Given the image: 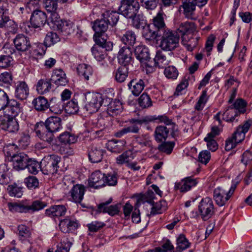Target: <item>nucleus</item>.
<instances>
[{
    "label": "nucleus",
    "instance_id": "10",
    "mask_svg": "<svg viewBox=\"0 0 252 252\" xmlns=\"http://www.w3.org/2000/svg\"><path fill=\"white\" fill-rule=\"evenodd\" d=\"M35 131L36 135L42 140L50 143L53 140L54 132L47 130L43 122L38 123L35 125Z\"/></svg>",
    "mask_w": 252,
    "mask_h": 252
},
{
    "label": "nucleus",
    "instance_id": "31",
    "mask_svg": "<svg viewBox=\"0 0 252 252\" xmlns=\"http://www.w3.org/2000/svg\"><path fill=\"white\" fill-rule=\"evenodd\" d=\"M106 98V102L108 103L107 106H108L107 109L108 114L113 117L120 114L122 111V104L121 102L118 100L115 99L109 102V101L108 100V98Z\"/></svg>",
    "mask_w": 252,
    "mask_h": 252
},
{
    "label": "nucleus",
    "instance_id": "37",
    "mask_svg": "<svg viewBox=\"0 0 252 252\" xmlns=\"http://www.w3.org/2000/svg\"><path fill=\"white\" fill-rule=\"evenodd\" d=\"M35 109L39 111H45L50 106L47 99L43 96H38L33 99L32 102Z\"/></svg>",
    "mask_w": 252,
    "mask_h": 252
},
{
    "label": "nucleus",
    "instance_id": "35",
    "mask_svg": "<svg viewBox=\"0 0 252 252\" xmlns=\"http://www.w3.org/2000/svg\"><path fill=\"white\" fill-rule=\"evenodd\" d=\"M195 31L194 24L192 22H186L182 23L177 29L178 33L183 36H186L187 34H190Z\"/></svg>",
    "mask_w": 252,
    "mask_h": 252
},
{
    "label": "nucleus",
    "instance_id": "64",
    "mask_svg": "<svg viewBox=\"0 0 252 252\" xmlns=\"http://www.w3.org/2000/svg\"><path fill=\"white\" fill-rule=\"evenodd\" d=\"M24 182L30 189H35L39 186L38 180L35 176H30L25 178Z\"/></svg>",
    "mask_w": 252,
    "mask_h": 252
},
{
    "label": "nucleus",
    "instance_id": "12",
    "mask_svg": "<svg viewBox=\"0 0 252 252\" xmlns=\"http://www.w3.org/2000/svg\"><path fill=\"white\" fill-rule=\"evenodd\" d=\"M0 126L1 128L9 131L15 132L18 130L19 126L17 120L9 117H0Z\"/></svg>",
    "mask_w": 252,
    "mask_h": 252
},
{
    "label": "nucleus",
    "instance_id": "30",
    "mask_svg": "<svg viewBox=\"0 0 252 252\" xmlns=\"http://www.w3.org/2000/svg\"><path fill=\"white\" fill-rule=\"evenodd\" d=\"M66 208L63 205H54L45 211V214L49 217H61L66 212Z\"/></svg>",
    "mask_w": 252,
    "mask_h": 252
},
{
    "label": "nucleus",
    "instance_id": "49",
    "mask_svg": "<svg viewBox=\"0 0 252 252\" xmlns=\"http://www.w3.org/2000/svg\"><path fill=\"white\" fill-rule=\"evenodd\" d=\"M60 142L66 144L75 143L77 141V137L69 132H64L61 134L59 137Z\"/></svg>",
    "mask_w": 252,
    "mask_h": 252
},
{
    "label": "nucleus",
    "instance_id": "52",
    "mask_svg": "<svg viewBox=\"0 0 252 252\" xmlns=\"http://www.w3.org/2000/svg\"><path fill=\"white\" fill-rule=\"evenodd\" d=\"M9 210L13 213H28L27 205L17 202H9L7 204Z\"/></svg>",
    "mask_w": 252,
    "mask_h": 252
},
{
    "label": "nucleus",
    "instance_id": "4",
    "mask_svg": "<svg viewBox=\"0 0 252 252\" xmlns=\"http://www.w3.org/2000/svg\"><path fill=\"white\" fill-rule=\"evenodd\" d=\"M237 187V184H233L228 191L222 187H218L214 190L213 197L216 204L219 206L225 205L233 194Z\"/></svg>",
    "mask_w": 252,
    "mask_h": 252
},
{
    "label": "nucleus",
    "instance_id": "39",
    "mask_svg": "<svg viewBox=\"0 0 252 252\" xmlns=\"http://www.w3.org/2000/svg\"><path fill=\"white\" fill-rule=\"evenodd\" d=\"M153 27H155L157 29L158 32H161V34L165 30V24L164 21L163 14L161 12H158L153 19Z\"/></svg>",
    "mask_w": 252,
    "mask_h": 252
},
{
    "label": "nucleus",
    "instance_id": "5",
    "mask_svg": "<svg viewBox=\"0 0 252 252\" xmlns=\"http://www.w3.org/2000/svg\"><path fill=\"white\" fill-rule=\"evenodd\" d=\"M139 8V4L133 0H122L118 11L119 13L128 19L135 17Z\"/></svg>",
    "mask_w": 252,
    "mask_h": 252
},
{
    "label": "nucleus",
    "instance_id": "8",
    "mask_svg": "<svg viewBox=\"0 0 252 252\" xmlns=\"http://www.w3.org/2000/svg\"><path fill=\"white\" fill-rule=\"evenodd\" d=\"M13 43L15 48L19 52H25L32 47L30 38L23 34H17L13 39Z\"/></svg>",
    "mask_w": 252,
    "mask_h": 252
},
{
    "label": "nucleus",
    "instance_id": "19",
    "mask_svg": "<svg viewBox=\"0 0 252 252\" xmlns=\"http://www.w3.org/2000/svg\"><path fill=\"white\" fill-rule=\"evenodd\" d=\"M47 130L55 133L62 128V119L56 116L48 118L44 123Z\"/></svg>",
    "mask_w": 252,
    "mask_h": 252
},
{
    "label": "nucleus",
    "instance_id": "14",
    "mask_svg": "<svg viewBox=\"0 0 252 252\" xmlns=\"http://www.w3.org/2000/svg\"><path fill=\"white\" fill-rule=\"evenodd\" d=\"M112 201V198H110L108 201L100 204L98 206L97 212L98 213H107L109 215L112 216L118 214L120 212L121 204H117L114 205L108 206V205L111 203Z\"/></svg>",
    "mask_w": 252,
    "mask_h": 252
},
{
    "label": "nucleus",
    "instance_id": "3",
    "mask_svg": "<svg viewBox=\"0 0 252 252\" xmlns=\"http://www.w3.org/2000/svg\"><path fill=\"white\" fill-rule=\"evenodd\" d=\"M61 159L60 157L56 155L48 156L42 159L41 165L43 173L46 175L56 173L59 167V163Z\"/></svg>",
    "mask_w": 252,
    "mask_h": 252
},
{
    "label": "nucleus",
    "instance_id": "23",
    "mask_svg": "<svg viewBox=\"0 0 252 252\" xmlns=\"http://www.w3.org/2000/svg\"><path fill=\"white\" fill-rule=\"evenodd\" d=\"M29 94L28 85L24 81H19L15 85V96L16 98L24 100L26 99Z\"/></svg>",
    "mask_w": 252,
    "mask_h": 252
},
{
    "label": "nucleus",
    "instance_id": "22",
    "mask_svg": "<svg viewBox=\"0 0 252 252\" xmlns=\"http://www.w3.org/2000/svg\"><path fill=\"white\" fill-rule=\"evenodd\" d=\"M145 86L144 81L141 79L135 78L131 80L128 84V89L133 95L138 96Z\"/></svg>",
    "mask_w": 252,
    "mask_h": 252
},
{
    "label": "nucleus",
    "instance_id": "6",
    "mask_svg": "<svg viewBox=\"0 0 252 252\" xmlns=\"http://www.w3.org/2000/svg\"><path fill=\"white\" fill-rule=\"evenodd\" d=\"M198 213L204 220L212 217L215 213V208L211 198L207 197L201 200L198 205Z\"/></svg>",
    "mask_w": 252,
    "mask_h": 252
},
{
    "label": "nucleus",
    "instance_id": "44",
    "mask_svg": "<svg viewBox=\"0 0 252 252\" xmlns=\"http://www.w3.org/2000/svg\"><path fill=\"white\" fill-rule=\"evenodd\" d=\"M133 153L130 151H127L119 155L116 159L118 164L122 165L129 163L133 159Z\"/></svg>",
    "mask_w": 252,
    "mask_h": 252
},
{
    "label": "nucleus",
    "instance_id": "33",
    "mask_svg": "<svg viewBox=\"0 0 252 252\" xmlns=\"http://www.w3.org/2000/svg\"><path fill=\"white\" fill-rule=\"evenodd\" d=\"M125 144L126 142L122 140H112L107 142L106 147L112 153H120L124 150Z\"/></svg>",
    "mask_w": 252,
    "mask_h": 252
},
{
    "label": "nucleus",
    "instance_id": "62",
    "mask_svg": "<svg viewBox=\"0 0 252 252\" xmlns=\"http://www.w3.org/2000/svg\"><path fill=\"white\" fill-rule=\"evenodd\" d=\"M64 109L67 113L75 114L79 110L77 102L75 99L71 100L66 104Z\"/></svg>",
    "mask_w": 252,
    "mask_h": 252
},
{
    "label": "nucleus",
    "instance_id": "38",
    "mask_svg": "<svg viewBox=\"0 0 252 252\" xmlns=\"http://www.w3.org/2000/svg\"><path fill=\"white\" fill-rule=\"evenodd\" d=\"M16 140L18 145L16 147H19L21 148H26L30 144V137L28 133L26 131L22 132L19 133V136L17 137ZM15 146V144L11 145V148Z\"/></svg>",
    "mask_w": 252,
    "mask_h": 252
},
{
    "label": "nucleus",
    "instance_id": "7",
    "mask_svg": "<svg viewBox=\"0 0 252 252\" xmlns=\"http://www.w3.org/2000/svg\"><path fill=\"white\" fill-rule=\"evenodd\" d=\"M11 160L12 162L13 167L17 171L23 170L26 168L29 157L24 153H19L11 155Z\"/></svg>",
    "mask_w": 252,
    "mask_h": 252
},
{
    "label": "nucleus",
    "instance_id": "15",
    "mask_svg": "<svg viewBox=\"0 0 252 252\" xmlns=\"http://www.w3.org/2000/svg\"><path fill=\"white\" fill-rule=\"evenodd\" d=\"M105 185L104 174L99 171L93 172L88 179V186L90 187L97 189Z\"/></svg>",
    "mask_w": 252,
    "mask_h": 252
},
{
    "label": "nucleus",
    "instance_id": "40",
    "mask_svg": "<svg viewBox=\"0 0 252 252\" xmlns=\"http://www.w3.org/2000/svg\"><path fill=\"white\" fill-rule=\"evenodd\" d=\"M169 130L167 127L164 126H157L155 131V139L157 141L162 142L166 140L168 135Z\"/></svg>",
    "mask_w": 252,
    "mask_h": 252
},
{
    "label": "nucleus",
    "instance_id": "59",
    "mask_svg": "<svg viewBox=\"0 0 252 252\" xmlns=\"http://www.w3.org/2000/svg\"><path fill=\"white\" fill-rule=\"evenodd\" d=\"M136 142L139 144L141 147H152V142L149 136L147 135H142L141 136H135Z\"/></svg>",
    "mask_w": 252,
    "mask_h": 252
},
{
    "label": "nucleus",
    "instance_id": "42",
    "mask_svg": "<svg viewBox=\"0 0 252 252\" xmlns=\"http://www.w3.org/2000/svg\"><path fill=\"white\" fill-rule=\"evenodd\" d=\"M128 68L126 66L119 67L114 72L115 80L119 83L124 82L128 76Z\"/></svg>",
    "mask_w": 252,
    "mask_h": 252
},
{
    "label": "nucleus",
    "instance_id": "47",
    "mask_svg": "<svg viewBox=\"0 0 252 252\" xmlns=\"http://www.w3.org/2000/svg\"><path fill=\"white\" fill-rule=\"evenodd\" d=\"M91 51L94 57L98 62L103 61L106 57V52L103 48L99 46H94Z\"/></svg>",
    "mask_w": 252,
    "mask_h": 252
},
{
    "label": "nucleus",
    "instance_id": "50",
    "mask_svg": "<svg viewBox=\"0 0 252 252\" xmlns=\"http://www.w3.org/2000/svg\"><path fill=\"white\" fill-rule=\"evenodd\" d=\"M47 206L45 202L39 200L33 201L31 205H27L28 213L38 211Z\"/></svg>",
    "mask_w": 252,
    "mask_h": 252
},
{
    "label": "nucleus",
    "instance_id": "45",
    "mask_svg": "<svg viewBox=\"0 0 252 252\" xmlns=\"http://www.w3.org/2000/svg\"><path fill=\"white\" fill-rule=\"evenodd\" d=\"M77 71L79 76H83L86 80H88L92 74V67L86 64H79L77 67Z\"/></svg>",
    "mask_w": 252,
    "mask_h": 252
},
{
    "label": "nucleus",
    "instance_id": "11",
    "mask_svg": "<svg viewBox=\"0 0 252 252\" xmlns=\"http://www.w3.org/2000/svg\"><path fill=\"white\" fill-rule=\"evenodd\" d=\"M196 4L194 0H183L180 6L179 11H183L185 17L189 19H195L194 12L196 9Z\"/></svg>",
    "mask_w": 252,
    "mask_h": 252
},
{
    "label": "nucleus",
    "instance_id": "41",
    "mask_svg": "<svg viewBox=\"0 0 252 252\" xmlns=\"http://www.w3.org/2000/svg\"><path fill=\"white\" fill-rule=\"evenodd\" d=\"M57 29L64 35L70 34L72 23L66 20H61L56 26Z\"/></svg>",
    "mask_w": 252,
    "mask_h": 252
},
{
    "label": "nucleus",
    "instance_id": "21",
    "mask_svg": "<svg viewBox=\"0 0 252 252\" xmlns=\"http://www.w3.org/2000/svg\"><path fill=\"white\" fill-rule=\"evenodd\" d=\"M132 49L130 47L124 46L121 48L118 53L119 63L123 66H126L131 59Z\"/></svg>",
    "mask_w": 252,
    "mask_h": 252
},
{
    "label": "nucleus",
    "instance_id": "28",
    "mask_svg": "<svg viewBox=\"0 0 252 252\" xmlns=\"http://www.w3.org/2000/svg\"><path fill=\"white\" fill-rule=\"evenodd\" d=\"M85 190V187L83 185H73L70 190L71 196L73 201L76 203H81L83 198Z\"/></svg>",
    "mask_w": 252,
    "mask_h": 252
},
{
    "label": "nucleus",
    "instance_id": "32",
    "mask_svg": "<svg viewBox=\"0 0 252 252\" xmlns=\"http://www.w3.org/2000/svg\"><path fill=\"white\" fill-rule=\"evenodd\" d=\"M6 107L8 108L9 117L14 118L21 112L20 104L14 99H10L8 97Z\"/></svg>",
    "mask_w": 252,
    "mask_h": 252
},
{
    "label": "nucleus",
    "instance_id": "56",
    "mask_svg": "<svg viewBox=\"0 0 252 252\" xmlns=\"http://www.w3.org/2000/svg\"><path fill=\"white\" fill-rule=\"evenodd\" d=\"M22 188L18 187L17 184H13L7 187V190L11 196L21 197L23 195Z\"/></svg>",
    "mask_w": 252,
    "mask_h": 252
},
{
    "label": "nucleus",
    "instance_id": "2",
    "mask_svg": "<svg viewBox=\"0 0 252 252\" xmlns=\"http://www.w3.org/2000/svg\"><path fill=\"white\" fill-rule=\"evenodd\" d=\"M160 46L165 51H172L179 45L180 35L176 32L165 31L162 33Z\"/></svg>",
    "mask_w": 252,
    "mask_h": 252
},
{
    "label": "nucleus",
    "instance_id": "34",
    "mask_svg": "<svg viewBox=\"0 0 252 252\" xmlns=\"http://www.w3.org/2000/svg\"><path fill=\"white\" fill-rule=\"evenodd\" d=\"M136 35L132 30L126 31L120 37L121 41L125 44L126 46H132L135 43Z\"/></svg>",
    "mask_w": 252,
    "mask_h": 252
},
{
    "label": "nucleus",
    "instance_id": "13",
    "mask_svg": "<svg viewBox=\"0 0 252 252\" xmlns=\"http://www.w3.org/2000/svg\"><path fill=\"white\" fill-rule=\"evenodd\" d=\"M47 21L46 13L40 10H34L30 19L31 24L34 28L43 26Z\"/></svg>",
    "mask_w": 252,
    "mask_h": 252
},
{
    "label": "nucleus",
    "instance_id": "29",
    "mask_svg": "<svg viewBox=\"0 0 252 252\" xmlns=\"http://www.w3.org/2000/svg\"><path fill=\"white\" fill-rule=\"evenodd\" d=\"M153 28V26L150 25L143 27L142 36L146 40L149 41L154 40L157 37L161 36V32H158L157 30H154Z\"/></svg>",
    "mask_w": 252,
    "mask_h": 252
},
{
    "label": "nucleus",
    "instance_id": "18",
    "mask_svg": "<svg viewBox=\"0 0 252 252\" xmlns=\"http://www.w3.org/2000/svg\"><path fill=\"white\" fill-rule=\"evenodd\" d=\"M1 0H0V3ZM15 22L10 19L8 10L0 6V28L7 29L8 28H14Z\"/></svg>",
    "mask_w": 252,
    "mask_h": 252
},
{
    "label": "nucleus",
    "instance_id": "17",
    "mask_svg": "<svg viewBox=\"0 0 252 252\" xmlns=\"http://www.w3.org/2000/svg\"><path fill=\"white\" fill-rule=\"evenodd\" d=\"M197 182L196 179L191 177L185 178L178 183H176L175 189L179 190L182 192H185L189 191L190 189L196 186Z\"/></svg>",
    "mask_w": 252,
    "mask_h": 252
},
{
    "label": "nucleus",
    "instance_id": "63",
    "mask_svg": "<svg viewBox=\"0 0 252 252\" xmlns=\"http://www.w3.org/2000/svg\"><path fill=\"white\" fill-rule=\"evenodd\" d=\"M13 61L12 57L8 55H0V68H6L11 66Z\"/></svg>",
    "mask_w": 252,
    "mask_h": 252
},
{
    "label": "nucleus",
    "instance_id": "57",
    "mask_svg": "<svg viewBox=\"0 0 252 252\" xmlns=\"http://www.w3.org/2000/svg\"><path fill=\"white\" fill-rule=\"evenodd\" d=\"M238 115V112L235 110L232 106H230L223 114V119L226 122H232L234 121L236 116Z\"/></svg>",
    "mask_w": 252,
    "mask_h": 252
},
{
    "label": "nucleus",
    "instance_id": "24",
    "mask_svg": "<svg viewBox=\"0 0 252 252\" xmlns=\"http://www.w3.org/2000/svg\"><path fill=\"white\" fill-rule=\"evenodd\" d=\"M108 26V22L104 18L95 20L93 26V28L95 31L94 37H99L102 33L107 30Z\"/></svg>",
    "mask_w": 252,
    "mask_h": 252
},
{
    "label": "nucleus",
    "instance_id": "20",
    "mask_svg": "<svg viewBox=\"0 0 252 252\" xmlns=\"http://www.w3.org/2000/svg\"><path fill=\"white\" fill-rule=\"evenodd\" d=\"M78 226V223L75 219L66 218L61 220L59 227L63 233H69L75 230Z\"/></svg>",
    "mask_w": 252,
    "mask_h": 252
},
{
    "label": "nucleus",
    "instance_id": "58",
    "mask_svg": "<svg viewBox=\"0 0 252 252\" xmlns=\"http://www.w3.org/2000/svg\"><path fill=\"white\" fill-rule=\"evenodd\" d=\"M174 146V142H164L158 145V149L159 151L169 155L172 152Z\"/></svg>",
    "mask_w": 252,
    "mask_h": 252
},
{
    "label": "nucleus",
    "instance_id": "53",
    "mask_svg": "<svg viewBox=\"0 0 252 252\" xmlns=\"http://www.w3.org/2000/svg\"><path fill=\"white\" fill-rule=\"evenodd\" d=\"M71 246V243L68 239L66 237L63 238L61 243L58 245L57 249L55 252H68ZM48 252H53V251L49 250Z\"/></svg>",
    "mask_w": 252,
    "mask_h": 252
},
{
    "label": "nucleus",
    "instance_id": "46",
    "mask_svg": "<svg viewBox=\"0 0 252 252\" xmlns=\"http://www.w3.org/2000/svg\"><path fill=\"white\" fill-rule=\"evenodd\" d=\"M51 88V84L47 79H40L36 84V90L40 94H44L49 92Z\"/></svg>",
    "mask_w": 252,
    "mask_h": 252
},
{
    "label": "nucleus",
    "instance_id": "61",
    "mask_svg": "<svg viewBox=\"0 0 252 252\" xmlns=\"http://www.w3.org/2000/svg\"><path fill=\"white\" fill-rule=\"evenodd\" d=\"M138 103L140 107L146 108L152 106V102L150 96L145 93H143L138 98Z\"/></svg>",
    "mask_w": 252,
    "mask_h": 252
},
{
    "label": "nucleus",
    "instance_id": "43",
    "mask_svg": "<svg viewBox=\"0 0 252 252\" xmlns=\"http://www.w3.org/2000/svg\"><path fill=\"white\" fill-rule=\"evenodd\" d=\"M119 12L107 11L104 12L102 16L108 22L109 25L115 26L119 19Z\"/></svg>",
    "mask_w": 252,
    "mask_h": 252
},
{
    "label": "nucleus",
    "instance_id": "55",
    "mask_svg": "<svg viewBox=\"0 0 252 252\" xmlns=\"http://www.w3.org/2000/svg\"><path fill=\"white\" fill-rule=\"evenodd\" d=\"M27 162L26 168H27L31 174H36L38 173L39 168L41 170V162L39 163L37 161L30 158Z\"/></svg>",
    "mask_w": 252,
    "mask_h": 252
},
{
    "label": "nucleus",
    "instance_id": "26",
    "mask_svg": "<svg viewBox=\"0 0 252 252\" xmlns=\"http://www.w3.org/2000/svg\"><path fill=\"white\" fill-rule=\"evenodd\" d=\"M251 126L249 121H246L242 126H239L232 137L238 143L241 142L245 137V134L248 132Z\"/></svg>",
    "mask_w": 252,
    "mask_h": 252
},
{
    "label": "nucleus",
    "instance_id": "27",
    "mask_svg": "<svg viewBox=\"0 0 252 252\" xmlns=\"http://www.w3.org/2000/svg\"><path fill=\"white\" fill-rule=\"evenodd\" d=\"M104 151L100 148L92 146L88 152L90 161L92 163H98L101 161Z\"/></svg>",
    "mask_w": 252,
    "mask_h": 252
},
{
    "label": "nucleus",
    "instance_id": "60",
    "mask_svg": "<svg viewBox=\"0 0 252 252\" xmlns=\"http://www.w3.org/2000/svg\"><path fill=\"white\" fill-rule=\"evenodd\" d=\"M177 247L176 250L178 251L184 250L189 246V243L184 235H180L177 241Z\"/></svg>",
    "mask_w": 252,
    "mask_h": 252
},
{
    "label": "nucleus",
    "instance_id": "51",
    "mask_svg": "<svg viewBox=\"0 0 252 252\" xmlns=\"http://www.w3.org/2000/svg\"><path fill=\"white\" fill-rule=\"evenodd\" d=\"M49 104V108H50V111L55 114L61 113L63 109V104L62 102L55 98H53L50 100Z\"/></svg>",
    "mask_w": 252,
    "mask_h": 252
},
{
    "label": "nucleus",
    "instance_id": "9",
    "mask_svg": "<svg viewBox=\"0 0 252 252\" xmlns=\"http://www.w3.org/2000/svg\"><path fill=\"white\" fill-rule=\"evenodd\" d=\"M136 58L141 63H144L146 67H152L153 61L150 60L149 50L143 46H137L134 50Z\"/></svg>",
    "mask_w": 252,
    "mask_h": 252
},
{
    "label": "nucleus",
    "instance_id": "36",
    "mask_svg": "<svg viewBox=\"0 0 252 252\" xmlns=\"http://www.w3.org/2000/svg\"><path fill=\"white\" fill-rule=\"evenodd\" d=\"M169 62L170 61L165 55L161 51H158L157 52L152 64L157 65L160 68H164L169 64Z\"/></svg>",
    "mask_w": 252,
    "mask_h": 252
},
{
    "label": "nucleus",
    "instance_id": "16",
    "mask_svg": "<svg viewBox=\"0 0 252 252\" xmlns=\"http://www.w3.org/2000/svg\"><path fill=\"white\" fill-rule=\"evenodd\" d=\"M153 120L152 118L148 116L140 119H131L129 121L130 125L126 127L127 132L128 133H138L142 124L148 123Z\"/></svg>",
    "mask_w": 252,
    "mask_h": 252
},
{
    "label": "nucleus",
    "instance_id": "48",
    "mask_svg": "<svg viewBox=\"0 0 252 252\" xmlns=\"http://www.w3.org/2000/svg\"><path fill=\"white\" fill-rule=\"evenodd\" d=\"M182 44L187 48V50L192 51L193 49L197 46L199 37H190L189 38L187 36H183Z\"/></svg>",
    "mask_w": 252,
    "mask_h": 252
},
{
    "label": "nucleus",
    "instance_id": "1",
    "mask_svg": "<svg viewBox=\"0 0 252 252\" xmlns=\"http://www.w3.org/2000/svg\"><path fill=\"white\" fill-rule=\"evenodd\" d=\"M85 108L89 113L97 112L101 106H107V98L102 97L99 93H87L85 94Z\"/></svg>",
    "mask_w": 252,
    "mask_h": 252
},
{
    "label": "nucleus",
    "instance_id": "25",
    "mask_svg": "<svg viewBox=\"0 0 252 252\" xmlns=\"http://www.w3.org/2000/svg\"><path fill=\"white\" fill-rule=\"evenodd\" d=\"M51 81L57 86H64L67 83L66 75L62 69L54 70Z\"/></svg>",
    "mask_w": 252,
    "mask_h": 252
},
{
    "label": "nucleus",
    "instance_id": "54",
    "mask_svg": "<svg viewBox=\"0 0 252 252\" xmlns=\"http://www.w3.org/2000/svg\"><path fill=\"white\" fill-rule=\"evenodd\" d=\"M60 40V38L56 33L50 32L47 34L45 38L44 44L46 46L49 47L57 43Z\"/></svg>",
    "mask_w": 252,
    "mask_h": 252
}]
</instances>
